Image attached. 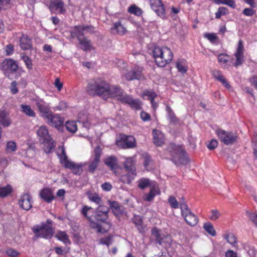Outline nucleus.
I'll use <instances>...</instances> for the list:
<instances>
[{
	"mask_svg": "<svg viewBox=\"0 0 257 257\" xmlns=\"http://www.w3.org/2000/svg\"><path fill=\"white\" fill-rule=\"evenodd\" d=\"M155 62L159 67H164L170 63L173 57L171 50L167 47H155L153 50Z\"/></svg>",
	"mask_w": 257,
	"mask_h": 257,
	"instance_id": "obj_1",
	"label": "nucleus"
},
{
	"mask_svg": "<svg viewBox=\"0 0 257 257\" xmlns=\"http://www.w3.org/2000/svg\"><path fill=\"white\" fill-rule=\"evenodd\" d=\"M109 85V84L104 80L97 79L88 84L86 91L91 95H98L106 97Z\"/></svg>",
	"mask_w": 257,
	"mask_h": 257,
	"instance_id": "obj_2",
	"label": "nucleus"
},
{
	"mask_svg": "<svg viewBox=\"0 0 257 257\" xmlns=\"http://www.w3.org/2000/svg\"><path fill=\"white\" fill-rule=\"evenodd\" d=\"M167 150L172 157V161L176 165H186L188 163V158L182 147L171 144Z\"/></svg>",
	"mask_w": 257,
	"mask_h": 257,
	"instance_id": "obj_3",
	"label": "nucleus"
},
{
	"mask_svg": "<svg viewBox=\"0 0 257 257\" xmlns=\"http://www.w3.org/2000/svg\"><path fill=\"white\" fill-rule=\"evenodd\" d=\"M39 141L43 145V149L46 153H50L55 147V142L45 126L42 125L37 131Z\"/></svg>",
	"mask_w": 257,
	"mask_h": 257,
	"instance_id": "obj_4",
	"label": "nucleus"
},
{
	"mask_svg": "<svg viewBox=\"0 0 257 257\" xmlns=\"http://www.w3.org/2000/svg\"><path fill=\"white\" fill-rule=\"evenodd\" d=\"M52 222L50 219H47L46 223L42 222L40 224L35 225L32 230L35 235L46 239L51 238L54 233Z\"/></svg>",
	"mask_w": 257,
	"mask_h": 257,
	"instance_id": "obj_5",
	"label": "nucleus"
},
{
	"mask_svg": "<svg viewBox=\"0 0 257 257\" xmlns=\"http://www.w3.org/2000/svg\"><path fill=\"white\" fill-rule=\"evenodd\" d=\"M94 27L92 25H81L75 26L72 27L70 30V37L72 39L76 38L78 40L85 37V34H94Z\"/></svg>",
	"mask_w": 257,
	"mask_h": 257,
	"instance_id": "obj_6",
	"label": "nucleus"
},
{
	"mask_svg": "<svg viewBox=\"0 0 257 257\" xmlns=\"http://www.w3.org/2000/svg\"><path fill=\"white\" fill-rule=\"evenodd\" d=\"M180 208L181 211V215L186 223L190 226H195L198 222V218L191 211L185 202H180Z\"/></svg>",
	"mask_w": 257,
	"mask_h": 257,
	"instance_id": "obj_7",
	"label": "nucleus"
},
{
	"mask_svg": "<svg viewBox=\"0 0 257 257\" xmlns=\"http://www.w3.org/2000/svg\"><path fill=\"white\" fill-rule=\"evenodd\" d=\"M216 134L221 142L226 145L233 144L237 140V136L231 132L219 129L216 131Z\"/></svg>",
	"mask_w": 257,
	"mask_h": 257,
	"instance_id": "obj_8",
	"label": "nucleus"
},
{
	"mask_svg": "<svg viewBox=\"0 0 257 257\" xmlns=\"http://www.w3.org/2000/svg\"><path fill=\"white\" fill-rule=\"evenodd\" d=\"M117 146L122 149L133 148L136 146V140L132 136L120 135L116 141Z\"/></svg>",
	"mask_w": 257,
	"mask_h": 257,
	"instance_id": "obj_9",
	"label": "nucleus"
},
{
	"mask_svg": "<svg viewBox=\"0 0 257 257\" xmlns=\"http://www.w3.org/2000/svg\"><path fill=\"white\" fill-rule=\"evenodd\" d=\"M101 150L99 146L97 147L94 150V155L92 159L90 160L88 163V172L93 173L98 166L100 162V158L101 156Z\"/></svg>",
	"mask_w": 257,
	"mask_h": 257,
	"instance_id": "obj_10",
	"label": "nucleus"
},
{
	"mask_svg": "<svg viewBox=\"0 0 257 257\" xmlns=\"http://www.w3.org/2000/svg\"><path fill=\"white\" fill-rule=\"evenodd\" d=\"M152 235L155 238L157 242L160 245H162L164 243L169 244L170 242V236L162 233L161 230H159L156 227H154L152 229Z\"/></svg>",
	"mask_w": 257,
	"mask_h": 257,
	"instance_id": "obj_11",
	"label": "nucleus"
},
{
	"mask_svg": "<svg viewBox=\"0 0 257 257\" xmlns=\"http://www.w3.org/2000/svg\"><path fill=\"white\" fill-rule=\"evenodd\" d=\"M151 8L159 17L164 18L166 16L164 5L161 0H150Z\"/></svg>",
	"mask_w": 257,
	"mask_h": 257,
	"instance_id": "obj_12",
	"label": "nucleus"
},
{
	"mask_svg": "<svg viewBox=\"0 0 257 257\" xmlns=\"http://www.w3.org/2000/svg\"><path fill=\"white\" fill-rule=\"evenodd\" d=\"M244 47L243 44V41L241 40H239L238 41V46L236 52L234 55L236 58L235 62L233 63V65L235 67H238L241 65L244 61Z\"/></svg>",
	"mask_w": 257,
	"mask_h": 257,
	"instance_id": "obj_13",
	"label": "nucleus"
},
{
	"mask_svg": "<svg viewBox=\"0 0 257 257\" xmlns=\"http://www.w3.org/2000/svg\"><path fill=\"white\" fill-rule=\"evenodd\" d=\"M35 104L42 116L45 119L47 117H49L50 114L52 112L50 110V107L46 102L42 99H37Z\"/></svg>",
	"mask_w": 257,
	"mask_h": 257,
	"instance_id": "obj_14",
	"label": "nucleus"
},
{
	"mask_svg": "<svg viewBox=\"0 0 257 257\" xmlns=\"http://www.w3.org/2000/svg\"><path fill=\"white\" fill-rule=\"evenodd\" d=\"M49 117H47V122L50 125L60 129L63 125L64 119L58 114H53L51 112Z\"/></svg>",
	"mask_w": 257,
	"mask_h": 257,
	"instance_id": "obj_15",
	"label": "nucleus"
},
{
	"mask_svg": "<svg viewBox=\"0 0 257 257\" xmlns=\"http://www.w3.org/2000/svg\"><path fill=\"white\" fill-rule=\"evenodd\" d=\"M109 210V208L106 206L100 205L95 211L96 219L102 222L106 221Z\"/></svg>",
	"mask_w": 257,
	"mask_h": 257,
	"instance_id": "obj_16",
	"label": "nucleus"
},
{
	"mask_svg": "<svg viewBox=\"0 0 257 257\" xmlns=\"http://www.w3.org/2000/svg\"><path fill=\"white\" fill-rule=\"evenodd\" d=\"M19 204L22 209L29 210L32 206L31 196L28 193H24L19 200Z\"/></svg>",
	"mask_w": 257,
	"mask_h": 257,
	"instance_id": "obj_17",
	"label": "nucleus"
},
{
	"mask_svg": "<svg viewBox=\"0 0 257 257\" xmlns=\"http://www.w3.org/2000/svg\"><path fill=\"white\" fill-rule=\"evenodd\" d=\"M110 209L117 218L120 217L124 212V207L115 201L108 200Z\"/></svg>",
	"mask_w": 257,
	"mask_h": 257,
	"instance_id": "obj_18",
	"label": "nucleus"
},
{
	"mask_svg": "<svg viewBox=\"0 0 257 257\" xmlns=\"http://www.w3.org/2000/svg\"><path fill=\"white\" fill-rule=\"evenodd\" d=\"M123 92L124 91L119 86L109 85L106 97L114 98L118 100L123 94Z\"/></svg>",
	"mask_w": 257,
	"mask_h": 257,
	"instance_id": "obj_19",
	"label": "nucleus"
},
{
	"mask_svg": "<svg viewBox=\"0 0 257 257\" xmlns=\"http://www.w3.org/2000/svg\"><path fill=\"white\" fill-rule=\"evenodd\" d=\"M2 69L5 71L16 72L18 66L16 61L12 59L5 60L1 65Z\"/></svg>",
	"mask_w": 257,
	"mask_h": 257,
	"instance_id": "obj_20",
	"label": "nucleus"
},
{
	"mask_svg": "<svg viewBox=\"0 0 257 257\" xmlns=\"http://www.w3.org/2000/svg\"><path fill=\"white\" fill-rule=\"evenodd\" d=\"M40 196L47 203H50L55 198L53 190L49 188H44L40 192Z\"/></svg>",
	"mask_w": 257,
	"mask_h": 257,
	"instance_id": "obj_21",
	"label": "nucleus"
},
{
	"mask_svg": "<svg viewBox=\"0 0 257 257\" xmlns=\"http://www.w3.org/2000/svg\"><path fill=\"white\" fill-rule=\"evenodd\" d=\"M49 8L51 11H56L58 14H64L66 11L62 0H54L51 2Z\"/></svg>",
	"mask_w": 257,
	"mask_h": 257,
	"instance_id": "obj_22",
	"label": "nucleus"
},
{
	"mask_svg": "<svg viewBox=\"0 0 257 257\" xmlns=\"http://www.w3.org/2000/svg\"><path fill=\"white\" fill-rule=\"evenodd\" d=\"M124 77L127 81L139 80L142 77V71L139 68L135 67L124 74Z\"/></svg>",
	"mask_w": 257,
	"mask_h": 257,
	"instance_id": "obj_23",
	"label": "nucleus"
},
{
	"mask_svg": "<svg viewBox=\"0 0 257 257\" xmlns=\"http://www.w3.org/2000/svg\"><path fill=\"white\" fill-rule=\"evenodd\" d=\"M125 159L123 162V167L128 173H136V161L133 157H123Z\"/></svg>",
	"mask_w": 257,
	"mask_h": 257,
	"instance_id": "obj_24",
	"label": "nucleus"
},
{
	"mask_svg": "<svg viewBox=\"0 0 257 257\" xmlns=\"http://www.w3.org/2000/svg\"><path fill=\"white\" fill-rule=\"evenodd\" d=\"M66 168L70 169L75 175H80L82 172L83 165L81 164H76L72 161H69L64 166Z\"/></svg>",
	"mask_w": 257,
	"mask_h": 257,
	"instance_id": "obj_25",
	"label": "nucleus"
},
{
	"mask_svg": "<svg viewBox=\"0 0 257 257\" xmlns=\"http://www.w3.org/2000/svg\"><path fill=\"white\" fill-rule=\"evenodd\" d=\"M104 163L111 170H115L118 166V159L115 156H107L104 160Z\"/></svg>",
	"mask_w": 257,
	"mask_h": 257,
	"instance_id": "obj_26",
	"label": "nucleus"
},
{
	"mask_svg": "<svg viewBox=\"0 0 257 257\" xmlns=\"http://www.w3.org/2000/svg\"><path fill=\"white\" fill-rule=\"evenodd\" d=\"M57 154L59 159L60 164L63 166L65 164H67V162L70 161V160H68L65 151V149L63 146H59L58 148Z\"/></svg>",
	"mask_w": 257,
	"mask_h": 257,
	"instance_id": "obj_27",
	"label": "nucleus"
},
{
	"mask_svg": "<svg viewBox=\"0 0 257 257\" xmlns=\"http://www.w3.org/2000/svg\"><path fill=\"white\" fill-rule=\"evenodd\" d=\"M132 220L139 231L140 233L144 232L145 231V226L143 224V217L140 215H135Z\"/></svg>",
	"mask_w": 257,
	"mask_h": 257,
	"instance_id": "obj_28",
	"label": "nucleus"
},
{
	"mask_svg": "<svg viewBox=\"0 0 257 257\" xmlns=\"http://www.w3.org/2000/svg\"><path fill=\"white\" fill-rule=\"evenodd\" d=\"M20 45L24 50H29L32 48V41L27 35H23L20 40Z\"/></svg>",
	"mask_w": 257,
	"mask_h": 257,
	"instance_id": "obj_29",
	"label": "nucleus"
},
{
	"mask_svg": "<svg viewBox=\"0 0 257 257\" xmlns=\"http://www.w3.org/2000/svg\"><path fill=\"white\" fill-rule=\"evenodd\" d=\"M153 142L157 146H161L164 143V135L159 130H154Z\"/></svg>",
	"mask_w": 257,
	"mask_h": 257,
	"instance_id": "obj_30",
	"label": "nucleus"
},
{
	"mask_svg": "<svg viewBox=\"0 0 257 257\" xmlns=\"http://www.w3.org/2000/svg\"><path fill=\"white\" fill-rule=\"evenodd\" d=\"M0 123L4 127H8L12 123L9 114L5 110H0Z\"/></svg>",
	"mask_w": 257,
	"mask_h": 257,
	"instance_id": "obj_31",
	"label": "nucleus"
},
{
	"mask_svg": "<svg viewBox=\"0 0 257 257\" xmlns=\"http://www.w3.org/2000/svg\"><path fill=\"white\" fill-rule=\"evenodd\" d=\"M176 66L178 71L182 74L186 73L188 70L187 62L184 59H178L176 63Z\"/></svg>",
	"mask_w": 257,
	"mask_h": 257,
	"instance_id": "obj_32",
	"label": "nucleus"
},
{
	"mask_svg": "<svg viewBox=\"0 0 257 257\" xmlns=\"http://www.w3.org/2000/svg\"><path fill=\"white\" fill-rule=\"evenodd\" d=\"M111 30L113 33H116L120 35H123L126 32V29L121 24L120 22L115 23Z\"/></svg>",
	"mask_w": 257,
	"mask_h": 257,
	"instance_id": "obj_33",
	"label": "nucleus"
},
{
	"mask_svg": "<svg viewBox=\"0 0 257 257\" xmlns=\"http://www.w3.org/2000/svg\"><path fill=\"white\" fill-rule=\"evenodd\" d=\"M79 44L81 45V49L86 51L90 50L91 48V44L90 40H88L86 37L81 38L78 40Z\"/></svg>",
	"mask_w": 257,
	"mask_h": 257,
	"instance_id": "obj_34",
	"label": "nucleus"
},
{
	"mask_svg": "<svg viewBox=\"0 0 257 257\" xmlns=\"http://www.w3.org/2000/svg\"><path fill=\"white\" fill-rule=\"evenodd\" d=\"M58 240L62 241L65 244H70V241L69 239L68 235L67 234L62 231H58L55 235Z\"/></svg>",
	"mask_w": 257,
	"mask_h": 257,
	"instance_id": "obj_35",
	"label": "nucleus"
},
{
	"mask_svg": "<svg viewBox=\"0 0 257 257\" xmlns=\"http://www.w3.org/2000/svg\"><path fill=\"white\" fill-rule=\"evenodd\" d=\"M136 173H128L127 174L121 175L120 177V181L124 184H130L136 176Z\"/></svg>",
	"mask_w": 257,
	"mask_h": 257,
	"instance_id": "obj_36",
	"label": "nucleus"
},
{
	"mask_svg": "<svg viewBox=\"0 0 257 257\" xmlns=\"http://www.w3.org/2000/svg\"><path fill=\"white\" fill-rule=\"evenodd\" d=\"M13 191V188L10 185L0 187V197H5L10 194Z\"/></svg>",
	"mask_w": 257,
	"mask_h": 257,
	"instance_id": "obj_37",
	"label": "nucleus"
},
{
	"mask_svg": "<svg viewBox=\"0 0 257 257\" xmlns=\"http://www.w3.org/2000/svg\"><path fill=\"white\" fill-rule=\"evenodd\" d=\"M180 202H185L184 198H182L181 200L178 201L176 198L173 196H171L168 198V202L171 208L174 209H177L180 206Z\"/></svg>",
	"mask_w": 257,
	"mask_h": 257,
	"instance_id": "obj_38",
	"label": "nucleus"
},
{
	"mask_svg": "<svg viewBox=\"0 0 257 257\" xmlns=\"http://www.w3.org/2000/svg\"><path fill=\"white\" fill-rule=\"evenodd\" d=\"M167 111L168 117L170 123L175 125L178 124L179 122V120L176 116L173 110L170 107H168L167 108Z\"/></svg>",
	"mask_w": 257,
	"mask_h": 257,
	"instance_id": "obj_39",
	"label": "nucleus"
},
{
	"mask_svg": "<svg viewBox=\"0 0 257 257\" xmlns=\"http://www.w3.org/2000/svg\"><path fill=\"white\" fill-rule=\"evenodd\" d=\"M89 199L97 204L100 205L102 203L101 198L96 193L88 192L87 194Z\"/></svg>",
	"mask_w": 257,
	"mask_h": 257,
	"instance_id": "obj_40",
	"label": "nucleus"
},
{
	"mask_svg": "<svg viewBox=\"0 0 257 257\" xmlns=\"http://www.w3.org/2000/svg\"><path fill=\"white\" fill-rule=\"evenodd\" d=\"M21 110L22 111L25 113L27 115L29 116L33 117L35 115V113L34 111L31 109L30 106L27 105L22 104L21 105Z\"/></svg>",
	"mask_w": 257,
	"mask_h": 257,
	"instance_id": "obj_41",
	"label": "nucleus"
},
{
	"mask_svg": "<svg viewBox=\"0 0 257 257\" xmlns=\"http://www.w3.org/2000/svg\"><path fill=\"white\" fill-rule=\"evenodd\" d=\"M203 227L205 231L212 236H215L216 232L213 225L210 222H206L204 224Z\"/></svg>",
	"mask_w": 257,
	"mask_h": 257,
	"instance_id": "obj_42",
	"label": "nucleus"
},
{
	"mask_svg": "<svg viewBox=\"0 0 257 257\" xmlns=\"http://www.w3.org/2000/svg\"><path fill=\"white\" fill-rule=\"evenodd\" d=\"M128 12L130 14H134L137 16H141L143 13V11L142 9L135 5H132L128 8Z\"/></svg>",
	"mask_w": 257,
	"mask_h": 257,
	"instance_id": "obj_43",
	"label": "nucleus"
},
{
	"mask_svg": "<svg viewBox=\"0 0 257 257\" xmlns=\"http://www.w3.org/2000/svg\"><path fill=\"white\" fill-rule=\"evenodd\" d=\"M129 105L133 109L140 110L141 109L142 103L139 99H135L133 98L129 103Z\"/></svg>",
	"mask_w": 257,
	"mask_h": 257,
	"instance_id": "obj_44",
	"label": "nucleus"
},
{
	"mask_svg": "<svg viewBox=\"0 0 257 257\" xmlns=\"http://www.w3.org/2000/svg\"><path fill=\"white\" fill-rule=\"evenodd\" d=\"M21 59L24 61L28 69L31 70L33 68V64L32 60L25 54L23 53L21 55Z\"/></svg>",
	"mask_w": 257,
	"mask_h": 257,
	"instance_id": "obj_45",
	"label": "nucleus"
},
{
	"mask_svg": "<svg viewBox=\"0 0 257 257\" xmlns=\"http://www.w3.org/2000/svg\"><path fill=\"white\" fill-rule=\"evenodd\" d=\"M65 127L69 132L71 133H75L77 130V125L74 121H67Z\"/></svg>",
	"mask_w": 257,
	"mask_h": 257,
	"instance_id": "obj_46",
	"label": "nucleus"
},
{
	"mask_svg": "<svg viewBox=\"0 0 257 257\" xmlns=\"http://www.w3.org/2000/svg\"><path fill=\"white\" fill-rule=\"evenodd\" d=\"M216 4H225L231 8H235L236 5L233 0H213Z\"/></svg>",
	"mask_w": 257,
	"mask_h": 257,
	"instance_id": "obj_47",
	"label": "nucleus"
},
{
	"mask_svg": "<svg viewBox=\"0 0 257 257\" xmlns=\"http://www.w3.org/2000/svg\"><path fill=\"white\" fill-rule=\"evenodd\" d=\"M150 185V180L148 179L143 178L139 181L138 186L142 189H144Z\"/></svg>",
	"mask_w": 257,
	"mask_h": 257,
	"instance_id": "obj_48",
	"label": "nucleus"
},
{
	"mask_svg": "<svg viewBox=\"0 0 257 257\" xmlns=\"http://www.w3.org/2000/svg\"><path fill=\"white\" fill-rule=\"evenodd\" d=\"M228 13V10L225 7H220L215 13V18L219 19L221 16L225 15Z\"/></svg>",
	"mask_w": 257,
	"mask_h": 257,
	"instance_id": "obj_49",
	"label": "nucleus"
},
{
	"mask_svg": "<svg viewBox=\"0 0 257 257\" xmlns=\"http://www.w3.org/2000/svg\"><path fill=\"white\" fill-rule=\"evenodd\" d=\"M120 98H119L118 100L120 101L123 103L128 104H129L131 99L133 98V97L128 94H126L124 93V92H123V94L121 95Z\"/></svg>",
	"mask_w": 257,
	"mask_h": 257,
	"instance_id": "obj_50",
	"label": "nucleus"
},
{
	"mask_svg": "<svg viewBox=\"0 0 257 257\" xmlns=\"http://www.w3.org/2000/svg\"><path fill=\"white\" fill-rule=\"evenodd\" d=\"M89 222V225L91 228L96 229L98 232H101V229L100 224L92 220L91 218H89L88 220Z\"/></svg>",
	"mask_w": 257,
	"mask_h": 257,
	"instance_id": "obj_51",
	"label": "nucleus"
},
{
	"mask_svg": "<svg viewBox=\"0 0 257 257\" xmlns=\"http://www.w3.org/2000/svg\"><path fill=\"white\" fill-rule=\"evenodd\" d=\"M16 144L14 142L10 141L7 143L6 146L7 152H15L16 150Z\"/></svg>",
	"mask_w": 257,
	"mask_h": 257,
	"instance_id": "obj_52",
	"label": "nucleus"
},
{
	"mask_svg": "<svg viewBox=\"0 0 257 257\" xmlns=\"http://www.w3.org/2000/svg\"><path fill=\"white\" fill-rule=\"evenodd\" d=\"M155 192V188H151L150 192L145 195L144 199L147 201H152L156 195Z\"/></svg>",
	"mask_w": 257,
	"mask_h": 257,
	"instance_id": "obj_53",
	"label": "nucleus"
},
{
	"mask_svg": "<svg viewBox=\"0 0 257 257\" xmlns=\"http://www.w3.org/2000/svg\"><path fill=\"white\" fill-rule=\"evenodd\" d=\"M99 243L101 244L106 245L109 246L112 243V238L110 236H108L105 238H102L100 239Z\"/></svg>",
	"mask_w": 257,
	"mask_h": 257,
	"instance_id": "obj_54",
	"label": "nucleus"
},
{
	"mask_svg": "<svg viewBox=\"0 0 257 257\" xmlns=\"http://www.w3.org/2000/svg\"><path fill=\"white\" fill-rule=\"evenodd\" d=\"M225 238L227 242L232 245H234L236 242V238L232 233L227 234Z\"/></svg>",
	"mask_w": 257,
	"mask_h": 257,
	"instance_id": "obj_55",
	"label": "nucleus"
},
{
	"mask_svg": "<svg viewBox=\"0 0 257 257\" xmlns=\"http://www.w3.org/2000/svg\"><path fill=\"white\" fill-rule=\"evenodd\" d=\"M211 213V215L210 217V219L213 221L216 220L221 215L220 213L216 209L212 210Z\"/></svg>",
	"mask_w": 257,
	"mask_h": 257,
	"instance_id": "obj_56",
	"label": "nucleus"
},
{
	"mask_svg": "<svg viewBox=\"0 0 257 257\" xmlns=\"http://www.w3.org/2000/svg\"><path fill=\"white\" fill-rule=\"evenodd\" d=\"M11 0H0V11L6 10L10 7Z\"/></svg>",
	"mask_w": 257,
	"mask_h": 257,
	"instance_id": "obj_57",
	"label": "nucleus"
},
{
	"mask_svg": "<svg viewBox=\"0 0 257 257\" xmlns=\"http://www.w3.org/2000/svg\"><path fill=\"white\" fill-rule=\"evenodd\" d=\"M6 253L8 255L12 257H17L20 254L18 251L12 248H8L6 250Z\"/></svg>",
	"mask_w": 257,
	"mask_h": 257,
	"instance_id": "obj_58",
	"label": "nucleus"
},
{
	"mask_svg": "<svg viewBox=\"0 0 257 257\" xmlns=\"http://www.w3.org/2000/svg\"><path fill=\"white\" fill-rule=\"evenodd\" d=\"M144 95L149 97V99L150 100L155 99L157 96V94L152 91L146 90L144 92Z\"/></svg>",
	"mask_w": 257,
	"mask_h": 257,
	"instance_id": "obj_59",
	"label": "nucleus"
},
{
	"mask_svg": "<svg viewBox=\"0 0 257 257\" xmlns=\"http://www.w3.org/2000/svg\"><path fill=\"white\" fill-rule=\"evenodd\" d=\"M229 56L224 53L220 54L218 56V59L220 62L226 63L229 60Z\"/></svg>",
	"mask_w": 257,
	"mask_h": 257,
	"instance_id": "obj_60",
	"label": "nucleus"
},
{
	"mask_svg": "<svg viewBox=\"0 0 257 257\" xmlns=\"http://www.w3.org/2000/svg\"><path fill=\"white\" fill-rule=\"evenodd\" d=\"M255 13V11L251 8H245L242 12L243 15L248 17L252 16Z\"/></svg>",
	"mask_w": 257,
	"mask_h": 257,
	"instance_id": "obj_61",
	"label": "nucleus"
},
{
	"mask_svg": "<svg viewBox=\"0 0 257 257\" xmlns=\"http://www.w3.org/2000/svg\"><path fill=\"white\" fill-rule=\"evenodd\" d=\"M218 146V142L216 140L212 139L207 144V147L210 150H213Z\"/></svg>",
	"mask_w": 257,
	"mask_h": 257,
	"instance_id": "obj_62",
	"label": "nucleus"
},
{
	"mask_svg": "<svg viewBox=\"0 0 257 257\" xmlns=\"http://www.w3.org/2000/svg\"><path fill=\"white\" fill-rule=\"evenodd\" d=\"M205 38H207L211 43L214 42L218 39V37L215 34L206 33L204 34Z\"/></svg>",
	"mask_w": 257,
	"mask_h": 257,
	"instance_id": "obj_63",
	"label": "nucleus"
},
{
	"mask_svg": "<svg viewBox=\"0 0 257 257\" xmlns=\"http://www.w3.org/2000/svg\"><path fill=\"white\" fill-rule=\"evenodd\" d=\"M92 208L91 207H88L87 206H84L82 210L81 213L86 218L87 220H89V218H91L90 217L88 216V212L90 210H91Z\"/></svg>",
	"mask_w": 257,
	"mask_h": 257,
	"instance_id": "obj_64",
	"label": "nucleus"
}]
</instances>
